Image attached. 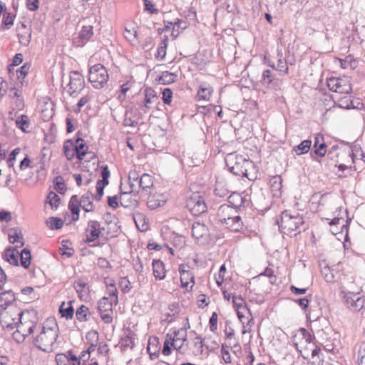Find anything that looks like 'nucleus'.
Masks as SVG:
<instances>
[{
    "label": "nucleus",
    "instance_id": "f257e3e1",
    "mask_svg": "<svg viewBox=\"0 0 365 365\" xmlns=\"http://www.w3.org/2000/svg\"><path fill=\"white\" fill-rule=\"evenodd\" d=\"M311 206L317 212L334 210L331 217L325 220L329 226V231L334 235L348 230L351 219L346 209L335 206L334 201L326 194L314 193L312 196Z\"/></svg>",
    "mask_w": 365,
    "mask_h": 365
},
{
    "label": "nucleus",
    "instance_id": "f03ea898",
    "mask_svg": "<svg viewBox=\"0 0 365 365\" xmlns=\"http://www.w3.org/2000/svg\"><path fill=\"white\" fill-rule=\"evenodd\" d=\"M225 160L228 170L234 175L247 178L250 181L257 178V167L248 156L231 153L227 155Z\"/></svg>",
    "mask_w": 365,
    "mask_h": 365
},
{
    "label": "nucleus",
    "instance_id": "7ed1b4c3",
    "mask_svg": "<svg viewBox=\"0 0 365 365\" xmlns=\"http://www.w3.org/2000/svg\"><path fill=\"white\" fill-rule=\"evenodd\" d=\"M295 345L302 356L312 365H322L324 362L322 349L312 340L310 333L305 329L299 330L296 336Z\"/></svg>",
    "mask_w": 365,
    "mask_h": 365
},
{
    "label": "nucleus",
    "instance_id": "20e7f679",
    "mask_svg": "<svg viewBox=\"0 0 365 365\" xmlns=\"http://www.w3.org/2000/svg\"><path fill=\"white\" fill-rule=\"evenodd\" d=\"M238 210L233 209L228 204L221 205L217 210V215L220 218V222L231 232H240L244 228L243 222L240 215H235Z\"/></svg>",
    "mask_w": 365,
    "mask_h": 365
},
{
    "label": "nucleus",
    "instance_id": "39448f33",
    "mask_svg": "<svg viewBox=\"0 0 365 365\" xmlns=\"http://www.w3.org/2000/svg\"><path fill=\"white\" fill-rule=\"evenodd\" d=\"M58 329L42 327L41 333L34 339L35 346L45 353H51L57 347Z\"/></svg>",
    "mask_w": 365,
    "mask_h": 365
},
{
    "label": "nucleus",
    "instance_id": "423d86ee",
    "mask_svg": "<svg viewBox=\"0 0 365 365\" xmlns=\"http://www.w3.org/2000/svg\"><path fill=\"white\" fill-rule=\"evenodd\" d=\"M279 230L286 235H296L294 232L303 224V219L299 213L284 211L280 221L277 222Z\"/></svg>",
    "mask_w": 365,
    "mask_h": 365
},
{
    "label": "nucleus",
    "instance_id": "0eeeda50",
    "mask_svg": "<svg viewBox=\"0 0 365 365\" xmlns=\"http://www.w3.org/2000/svg\"><path fill=\"white\" fill-rule=\"evenodd\" d=\"M272 135L265 134L264 143L259 150L261 163L265 171L269 172L274 167V142L271 140Z\"/></svg>",
    "mask_w": 365,
    "mask_h": 365
},
{
    "label": "nucleus",
    "instance_id": "6e6552de",
    "mask_svg": "<svg viewBox=\"0 0 365 365\" xmlns=\"http://www.w3.org/2000/svg\"><path fill=\"white\" fill-rule=\"evenodd\" d=\"M88 81L96 89L102 88L108 82V73L101 63H96L89 68Z\"/></svg>",
    "mask_w": 365,
    "mask_h": 365
},
{
    "label": "nucleus",
    "instance_id": "1a4fd4ad",
    "mask_svg": "<svg viewBox=\"0 0 365 365\" xmlns=\"http://www.w3.org/2000/svg\"><path fill=\"white\" fill-rule=\"evenodd\" d=\"M185 207L193 216H199L207 210L205 197L200 192H192L187 197Z\"/></svg>",
    "mask_w": 365,
    "mask_h": 365
},
{
    "label": "nucleus",
    "instance_id": "9d476101",
    "mask_svg": "<svg viewBox=\"0 0 365 365\" xmlns=\"http://www.w3.org/2000/svg\"><path fill=\"white\" fill-rule=\"evenodd\" d=\"M327 86L331 91L339 94H349L352 92L351 78L347 76L329 78Z\"/></svg>",
    "mask_w": 365,
    "mask_h": 365
},
{
    "label": "nucleus",
    "instance_id": "9b49d317",
    "mask_svg": "<svg viewBox=\"0 0 365 365\" xmlns=\"http://www.w3.org/2000/svg\"><path fill=\"white\" fill-rule=\"evenodd\" d=\"M361 289L358 288L356 292H344V299L346 307L352 312H359L365 308V296L360 295Z\"/></svg>",
    "mask_w": 365,
    "mask_h": 365
},
{
    "label": "nucleus",
    "instance_id": "f8f14e48",
    "mask_svg": "<svg viewBox=\"0 0 365 365\" xmlns=\"http://www.w3.org/2000/svg\"><path fill=\"white\" fill-rule=\"evenodd\" d=\"M70 81L68 84L69 89L68 93L70 96L76 98L85 88V80L83 76L78 71H72L69 76Z\"/></svg>",
    "mask_w": 365,
    "mask_h": 365
},
{
    "label": "nucleus",
    "instance_id": "ddd939ff",
    "mask_svg": "<svg viewBox=\"0 0 365 365\" xmlns=\"http://www.w3.org/2000/svg\"><path fill=\"white\" fill-rule=\"evenodd\" d=\"M140 176L136 171H131L129 173L128 175V182H129V186H130V190L128 192H123L120 191V205L124 207H127L129 206L128 204L125 203L124 201V196L127 195L128 194H133L134 196H136L139 193L138 190V185H139V180Z\"/></svg>",
    "mask_w": 365,
    "mask_h": 365
},
{
    "label": "nucleus",
    "instance_id": "4468645a",
    "mask_svg": "<svg viewBox=\"0 0 365 365\" xmlns=\"http://www.w3.org/2000/svg\"><path fill=\"white\" fill-rule=\"evenodd\" d=\"M344 269V264L339 262L333 267L329 266H324L322 269V275L327 282H334L336 279L341 277V274L339 273L340 271Z\"/></svg>",
    "mask_w": 365,
    "mask_h": 365
},
{
    "label": "nucleus",
    "instance_id": "2eb2a0df",
    "mask_svg": "<svg viewBox=\"0 0 365 365\" xmlns=\"http://www.w3.org/2000/svg\"><path fill=\"white\" fill-rule=\"evenodd\" d=\"M16 301V294L11 289H4V284H0V307L5 310Z\"/></svg>",
    "mask_w": 365,
    "mask_h": 365
},
{
    "label": "nucleus",
    "instance_id": "dca6fc26",
    "mask_svg": "<svg viewBox=\"0 0 365 365\" xmlns=\"http://www.w3.org/2000/svg\"><path fill=\"white\" fill-rule=\"evenodd\" d=\"M144 101L139 104V107L144 113L150 108L151 104L155 103L158 100L156 91L151 87H146L144 89Z\"/></svg>",
    "mask_w": 365,
    "mask_h": 365
},
{
    "label": "nucleus",
    "instance_id": "f3484780",
    "mask_svg": "<svg viewBox=\"0 0 365 365\" xmlns=\"http://www.w3.org/2000/svg\"><path fill=\"white\" fill-rule=\"evenodd\" d=\"M86 232L87 233L85 240L86 243L96 241L101 237L100 222L97 220H89Z\"/></svg>",
    "mask_w": 365,
    "mask_h": 365
},
{
    "label": "nucleus",
    "instance_id": "a211bd4d",
    "mask_svg": "<svg viewBox=\"0 0 365 365\" xmlns=\"http://www.w3.org/2000/svg\"><path fill=\"white\" fill-rule=\"evenodd\" d=\"M228 205H230L233 209L237 210H241L242 207L245 208L250 205V200L245 196H242L241 194L234 192L227 198Z\"/></svg>",
    "mask_w": 365,
    "mask_h": 365
},
{
    "label": "nucleus",
    "instance_id": "6ab92c4d",
    "mask_svg": "<svg viewBox=\"0 0 365 365\" xmlns=\"http://www.w3.org/2000/svg\"><path fill=\"white\" fill-rule=\"evenodd\" d=\"M149 196L147 200V205L150 210H155L158 207L163 206L167 202V196L163 193L151 194V191L148 193Z\"/></svg>",
    "mask_w": 365,
    "mask_h": 365
},
{
    "label": "nucleus",
    "instance_id": "aec40b11",
    "mask_svg": "<svg viewBox=\"0 0 365 365\" xmlns=\"http://www.w3.org/2000/svg\"><path fill=\"white\" fill-rule=\"evenodd\" d=\"M141 115L137 108L134 106L129 107L125 112V118L123 119V125L125 126L135 127L138 125V122L135 120Z\"/></svg>",
    "mask_w": 365,
    "mask_h": 365
},
{
    "label": "nucleus",
    "instance_id": "412c9836",
    "mask_svg": "<svg viewBox=\"0 0 365 365\" xmlns=\"http://www.w3.org/2000/svg\"><path fill=\"white\" fill-rule=\"evenodd\" d=\"M274 75L270 69H264L262 71V74L261 76V79L259 80V83L261 86L260 90L262 91L264 93H266L267 91H272L274 88Z\"/></svg>",
    "mask_w": 365,
    "mask_h": 365
},
{
    "label": "nucleus",
    "instance_id": "4be33fe9",
    "mask_svg": "<svg viewBox=\"0 0 365 365\" xmlns=\"http://www.w3.org/2000/svg\"><path fill=\"white\" fill-rule=\"evenodd\" d=\"M20 252L17 250V247H9L5 249L3 253V258L10 264L19 266V258Z\"/></svg>",
    "mask_w": 365,
    "mask_h": 365
},
{
    "label": "nucleus",
    "instance_id": "5701e85b",
    "mask_svg": "<svg viewBox=\"0 0 365 365\" xmlns=\"http://www.w3.org/2000/svg\"><path fill=\"white\" fill-rule=\"evenodd\" d=\"M232 303L233 307L236 311H238L240 309L246 310L248 313V314L250 317V319H248V322H247V326H250V324H253V318L251 313V311L247 307V305L246 304L245 299L242 297L241 295H234L232 296Z\"/></svg>",
    "mask_w": 365,
    "mask_h": 365
},
{
    "label": "nucleus",
    "instance_id": "b1692460",
    "mask_svg": "<svg viewBox=\"0 0 365 365\" xmlns=\"http://www.w3.org/2000/svg\"><path fill=\"white\" fill-rule=\"evenodd\" d=\"M153 186V177L148 174L143 173L140 175L139 180L138 190L139 191L141 190L142 192H144L145 195L150 193V190Z\"/></svg>",
    "mask_w": 365,
    "mask_h": 365
},
{
    "label": "nucleus",
    "instance_id": "393cba45",
    "mask_svg": "<svg viewBox=\"0 0 365 365\" xmlns=\"http://www.w3.org/2000/svg\"><path fill=\"white\" fill-rule=\"evenodd\" d=\"M153 272L156 280H163L166 276L165 264L160 259H153L152 262Z\"/></svg>",
    "mask_w": 365,
    "mask_h": 365
},
{
    "label": "nucleus",
    "instance_id": "a878e982",
    "mask_svg": "<svg viewBox=\"0 0 365 365\" xmlns=\"http://www.w3.org/2000/svg\"><path fill=\"white\" fill-rule=\"evenodd\" d=\"M76 150V158L81 161L83 160L86 155L88 153V146L86 143L83 138H78L74 140Z\"/></svg>",
    "mask_w": 365,
    "mask_h": 365
},
{
    "label": "nucleus",
    "instance_id": "bb28decb",
    "mask_svg": "<svg viewBox=\"0 0 365 365\" xmlns=\"http://www.w3.org/2000/svg\"><path fill=\"white\" fill-rule=\"evenodd\" d=\"M190 267L188 264H181L179 266V272L180 274V281H187L192 282V284H195V277L194 274L190 270ZM193 285L190 286V289L187 290L188 292L192 291Z\"/></svg>",
    "mask_w": 365,
    "mask_h": 365
},
{
    "label": "nucleus",
    "instance_id": "cd10ccee",
    "mask_svg": "<svg viewBox=\"0 0 365 365\" xmlns=\"http://www.w3.org/2000/svg\"><path fill=\"white\" fill-rule=\"evenodd\" d=\"M160 349V342L157 336L150 338L148 341V345L147 346V351L151 360H153L159 356Z\"/></svg>",
    "mask_w": 365,
    "mask_h": 365
},
{
    "label": "nucleus",
    "instance_id": "c85d7f7f",
    "mask_svg": "<svg viewBox=\"0 0 365 365\" xmlns=\"http://www.w3.org/2000/svg\"><path fill=\"white\" fill-rule=\"evenodd\" d=\"M314 153L316 155L324 157L327 153V145L322 134L316 135L314 143Z\"/></svg>",
    "mask_w": 365,
    "mask_h": 365
},
{
    "label": "nucleus",
    "instance_id": "c756f323",
    "mask_svg": "<svg viewBox=\"0 0 365 365\" xmlns=\"http://www.w3.org/2000/svg\"><path fill=\"white\" fill-rule=\"evenodd\" d=\"M181 333L182 334V340L186 341L187 334L185 332V329H178L174 331L173 336L169 333L166 334V339H168L169 341L171 342V346H173V348L177 351L180 350L182 346V343H180V345H178V341H179L180 339V338H178V335H180Z\"/></svg>",
    "mask_w": 365,
    "mask_h": 365
},
{
    "label": "nucleus",
    "instance_id": "7c9ffc66",
    "mask_svg": "<svg viewBox=\"0 0 365 365\" xmlns=\"http://www.w3.org/2000/svg\"><path fill=\"white\" fill-rule=\"evenodd\" d=\"M73 288L81 301L88 297L90 291L89 287L86 282L81 279L76 280L73 282Z\"/></svg>",
    "mask_w": 365,
    "mask_h": 365
},
{
    "label": "nucleus",
    "instance_id": "2f4dec72",
    "mask_svg": "<svg viewBox=\"0 0 365 365\" xmlns=\"http://www.w3.org/2000/svg\"><path fill=\"white\" fill-rule=\"evenodd\" d=\"M209 233L207 227L200 222H195L192 226V237L199 240L207 236Z\"/></svg>",
    "mask_w": 365,
    "mask_h": 365
},
{
    "label": "nucleus",
    "instance_id": "473e14b6",
    "mask_svg": "<svg viewBox=\"0 0 365 365\" xmlns=\"http://www.w3.org/2000/svg\"><path fill=\"white\" fill-rule=\"evenodd\" d=\"M213 91V88L208 83L203 82L199 86L197 97L198 100L209 101Z\"/></svg>",
    "mask_w": 365,
    "mask_h": 365
},
{
    "label": "nucleus",
    "instance_id": "72a5a7b5",
    "mask_svg": "<svg viewBox=\"0 0 365 365\" xmlns=\"http://www.w3.org/2000/svg\"><path fill=\"white\" fill-rule=\"evenodd\" d=\"M74 300H70L68 302V307H64L66 305V302H63L58 308V313L61 314L62 318H65L67 320L72 319L74 315V308L73 307V304L74 303Z\"/></svg>",
    "mask_w": 365,
    "mask_h": 365
},
{
    "label": "nucleus",
    "instance_id": "f704fd0d",
    "mask_svg": "<svg viewBox=\"0 0 365 365\" xmlns=\"http://www.w3.org/2000/svg\"><path fill=\"white\" fill-rule=\"evenodd\" d=\"M341 158L343 162L338 160V165H336L339 170L344 171L349 168H351L354 164V154L352 152L342 153Z\"/></svg>",
    "mask_w": 365,
    "mask_h": 365
},
{
    "label": "nucleus",
    "instance_id": "c9c22d12",
    "mask_svg": "<svg viewBox=\"0 0 365 365\" xmlns=\"http://www.w3.org/2000/svg\"><path fill=\"white\" fill-rule=\"evenodd\" d=\"M9 240L11 244L20 242V247H23L25 244L23 234L19 227H14L9 230Z\"/></svg>",
    "mask_w": 365,
    "mask_h": 365
},
{
    "label": "nucleus",
    "instance_id": "e433bc0d",
    "mask_svg": "<svg viewBox=\"0 0 365 365\" xmlns=\"http://www.w3.org/2000/svg\"><path fill=\"white\" fill-rule=\"evenodd\" d=\"M74 140L67 139L64 141L63 151L68 160H72L76 157V150H74Z\"/></svg>",
    "mask_w": 365,
    "mask_h": 365
},
{
    "label": "nucleus",
    "instance_id": "4c0bfd02",
    "mask_svg": "<svg viewBox=\"0 0 365 365\" xmlns=\"http://www.w3.org/2000/svg\"><path fill=\"white\" fill-rule=\"evenodd\" d=\"M93 35V27L92 26H83L78 36V41L82 44L86 43Z\"/></svg>",
    "mask_w": 365,
    "mask_h": 365
},
{
    "label": "nucleus",
    "instance_id": "58836bf2",
    "mask_svg": "<svg viewBox=\"0 0 365 365\" xmlns=\"http://www.w3.org/2000/svg\"><path fill=\"white\" fill-rule=\"evenodd\" d=\"M97 309L100 314L102 312H110L113 313V306L114 303L113 301L109 300L107 297H103L98 301Z\"/></svg>",
    "mask_w": 365,
    "mask_h": 365
},
{
    "label": "nucleus",
    "instance_id": "ea45409f",
    "mask_svg": "<svg viewBox=\"0 0 365 365\" xmlns=\"http://www.w3.org/2000/svg\"><path fill=\"white\" fill-rule=\"evenodd\" d=\"M93 194L91 191H88L86 194L83 195L80 199L81 202V207L86 212H93L94 210V205L91 200Z\"/></svg>",
    "mask_w": 365,
    "mask_h": 365
},
{
    "label": "nucleus",
    "instance_id": "a19ab883",
    "mask_svg": "<svg viewBox=\"0 0 365 365\" xmlns=\"http://www.w3.org/2000/svg\"><path fill=\"white\" fill-rule=\"evenodd\" d=\"M17 315H18L19 318H18V321L16 322H14L16 319L15 318H11V320L14 322H6V321L1 320L0 324L2 327V329L6 331H11L13 329H14V328L19 327V324H22L21 319H22V317L24 315V312L20 311Z\"/></svg>",
    "mask_w": 365,
    "mask_h": 365
},
{
    "label": "nucleus",
    "instance_id": "79ce46f5",
    "mask_svg": "<svg viewBox=\"0 0 365 365\" xmlns=\"http://www.w3.org/2000/svg\"><path fill=\"white\" fill-rule=\"evenodd\" d=\"M81 207V200H78L76 195L71 196L68 202V209L70 210L72 215H77L76 218H74V221L79 219L80 207Z\"/></svg>",
    "mask_w": 365,
    "mask_h": 365
},
{
    "label": "nucleus",
    "instance_id": "37998d69",
    "mask_svg": "<svg viewBox=\"0 0 365 365\" xmlns=\"http://www.w3.org/2000/svg\"><path fill=\"white\" fill-rule=\"evenodd\" d=\"M177 76H178L174 73L165 71L161 73V75L158 76V78H156V81H158L160 84L169 85L175 82Z\"/></svg>",
    "mask_w": 365,
    "mask_h": 365
},
{
    "label": "nucleus",
    "instance_id": "c03bdc74",
    "mask_svg": "<svg viewBox=\"0 0 365 365\" xmlns=\"http://www.w3.org/2000/svg\"><path fill=\"white\" fill-rule=\"evenodd\" d=\"M133 220L135 221V225L139 230L141 232H145L148 228V223L147 222V219L145 216L140 212H138L133 215Z\"/></svg>",
    "mask_w": 365,
    "mask_h": 365
},
{
    "label": "nucleus",
    "instance_id": "a18cd8bd",
    "mask_svg": "<svg viewBox=\"0 0 365 365\" xmlns=\"http://www.w3.org/2000/svg\"><path fill=\"white\" fill-rule=\"evenodd\" d=\"M20 263L24 269H28L31 264V253L28 247L24 248L20 252Z\"/></svg>",
    "mask_w": 365,
    "mask_h": 365
},
{
    "label": "nucleus",
    "instance_id": "49530a36",
    "mask_svg": "<svg viewBox=\"0 0 365 365\" xmlns=\"http://www.w3.org/2000/svg\"><path fill=\"white\" fill-rule=\"evenodd\" d=\"M128 331L129 334L120 339L121 349L123 350H125L128 347L133 349L135 346V334L130 329H128Z\"/></svg>",
    "mask_w": 365,
    "mask_h": 365
},
{
    "label": "nucleus",
    "instance_id": "de8ad7c7",
    "mask_svg": "<svg viewBox=\"0 0 365 365\" xmlns=\"http://www.w3.org/2000/svg\"><path fill=\"white\" fill-rule=\"evenodd\" d=\"M91 314L89 309L84 304H81L76 312V319L80 322H85L88 320V316Z\"/></svg>",
    "mask_w": 365,
    "mask_h": 365
},
{
    "label": "nucleus",
    "instance_id": "09e8293b",
    "mask_svg": "<svg viewBox=\"0 0 365 365\" xmlns=\"http://www.w3.org/2000/svg\"><path fill=\"white\" fill-rule=\"evenodd\" d=\"M16 16V14H12L11 12L4 13L3 15L1 28L6 30L9 29L14 25Z\"/></svg>",
    "mask_w": 365,
    "mask_h": 365
},
{
    "label": "nucleus",
    "instance_id": "8fccbe9b",
    "mask_svg": "<svg viewBox=\"0 0 365 365\" xmlns=\"http://www.w3.org/2000/svg\"><path fill=\"white\" fill-rule=\"evenodd\" d=\"M30 125V119L28 115L25 114H22L17 118L16 120V125L20 129L23 133H27L26 128H29Z\"/></svg>",
    "mask_w": 365,
    "mask_h": 365
},
{
    "label": "nucleus",
    "instance_id": "3c124183",
    "mask_svg": "<svg viewBox=\"0 0 365 365\" xmlns=\"http://www.w3.org/2000/svg\"><path fill=\"white\" fill-rule=\"evenodd\" d=\"M48 227L52 230L61 229L63 225V220L59 217H50L46 220Z\"/></svg>",
    "mask_w": 365,
    "mask_h": 365
},
{
    "label": "nucleus",
    "instance_id": "603ef678",
    "mask_svg": "<svg viewBox=\"0 0 365 365\" xmlns=\"http://www.w3.org/2000/svg\"><path fill=\"white\" fill-rule=\"evenodd\" d=\"M312 145V141L309 140H303L299 145L294 147L293 150L298 155L305 154L309 152Z\"/></svg>",
    "mask_w": 365,
    "mask_h": 365
},
{
    "label": "nucleus",
    "instance_id": "864d4df0",
    "mask_svg": "<svg viewBox=\"0 0 365 365\" xmlns=\"http://www.w3.org/2000/svg\"><path fill=\"white\" fill-rule=\"evenodd\" d=\"M46 202L51 205L53 210H56L59 206L61 198L54 191H50Z\"/></svg>",
    "mask_w": 365,
    "mask_h": 365
},
{
    "label": "nucleus",
    "instance_id": "5fc2aeb1",
    "mask_svg": "<svg viewBox=\"0 0 365 365\" xmlns=\"http://www.w3.org/2000/svg\"><path fill=\"white\" fill-rule=\"evenodd\" d=\"M31 66L30 63L26 62L16 71L17 78L21 85H24V79L29 73Z\"/></svg>",
    "mask_w": 365,
    "mask_h": 365
},
{
    "label": "nucleus",
    "instance_id": "6e6d98bb",
    "mask_svg": "<svg viewBox=\"0 0 365 365\" xmlns=\"http://www.w3.org/2000/svg\"><path fill=\"white\" fill-rule=\"evenodd\" d=\"M68 244H71L70 240H63L61 242V247L60 248L61 255H66L68 257H71L74 254V250L68 247Z\"/></svg>",
    "mask_w": 365,
    "mask_h": 365
},
{
    "label": "nucleus",
    "instance_id": "4d7b16f0",
    "mask_svg": "<svg viewBox=\"0 0 365 365\" xmlns=\"http://www.w3.org/2000/svg\"><path fill=\"white\" fill-rule=\"evenodd\" d=\"M19 43L24 46H28L31 40V29H28V31L24 34H17Z\"/></svg>",
    "mask_w": 365,
    "mask_h": 365
},
{
    "label": "nucleus",
    "instance_id": "13d9d810",
    "mask_svg": "<svg viewBox=\"0 0 365 365\" xmlns=\"http://www.w3.org/2000/svg\"><path fill=\"white\" fill-rule=\"evenodd\" d=\"M21 149L19 148H14L9 155L6 160V165L9 168H13L14 172L16 173V169L14 168V163L16 160V155L20 153Z\"/></svg>",
    "mask_w": 365,
    "mask_h": 365
},
{
    "label": "nucleus",
    "instance_id": "bf43d9fd",
    "mask_svg": "<svg viewBox=\"0 0 365 365\" xmlns=\"http://www.w3.org/2000/svg\"><path fill=\"white\" fill-rule=\"evenodd\" d=\"M108 288V293L110 297H114L113 302L114 303V305L115 306L118 303V289L115 285V282L113 280L109 284H107Z\"/></svg>",
    "mask_w": 365,
    "mask_h": 365
},
{
    "label": "nucleus",
    "instance_id": "052dcab7",
    "mask_svg": "<svg viewBox=\"0 0 365 365\" xmlns=\"http://www.w3.org/2000/svg\"><path fill=\"white\" fill-rule=\"evenodd\" d=\"M101 175L102 179L98 180V182L104 183V185L109 184V178L110 176V172L107 165H103L101 168Z\"/></svg>",
    "mask_w": 365,
    "mask_h": 365
},
{
    "label": "nucleus",
    "instance_id": "680f3d73",
    "mask_svg": "<svg viewBox=\"0 0 365 365\" xmlns=\"http://www.w3.org/2000/svg\"><path fill=\"white\" fill-rule=\"evenodd\" d=\"M66 359L68 360V363H71V365H81V362L80 361V358L73 353V351L70 349L64 353Z\"/></svg>",
    "mask_w": 365,
    "mask_h": 365
},
{
    "label": "nucleus",
    "instance_id": "e2e57ef3",
    "mask_svg": "<svg viewBox=\"0 0 365 365\" xmlns=\"http://www.w3.org/2000/svg\"><path fill=\"white\" fill-rule=\"evenodd\" d=\"M162 101L164 104L170 105L173 98V91L170 88H165L162 91Z\"/></svg>",
    "mask_w": 365,
    "mask_h": 365
},
{
    "label": "nucleus",
    "instance_id": "0e129e2a",
    "mask_svg": "<svg viewBox=\"0 0 365 365\" xmlns=\"http://www.w3.org/2000/svg\"><path fill=\"white\" fill-rule=\"evenodd\" d=\"M119 287L124 294L128 293L130 291L132 287L130 285V282L128 279V277H123L120 279L119 282Z\"/></svg>",
    "mask_w": 365,
    "mask_h": 365
},
{
    "label": "nucleus",
    "instance_id": "69168bd1",
    "mask_svg": "<svg viewBox=\"0 0 365 365\" xmlns=\"http://www.w3.org/2000/svg\"><path fill=\"white\" fill-rule=\"evenodd\" d=\"M206 108L207 110V113H212V112L215 113L220 118H222L223 113H222V107L220 106H217V105L214 106V105L210 104L207 107H204V109H206Z\"/></svg>",
    "mask_w": 365,
    "mask_h": 365
},
{
    "label": "nucleus",
    "instance_id": "338daca9",
    "mask_svg": "<svg viewBox=\"0 0 365 365\" xmlns=\"http://www.w3.org/2000/svg\"><path fill=\"white\" fill-rule=\"evenodd\" d=\"M144 10L148 11L150 14H155L158 13V9L155 7V5L150 0H143Z\"/></svg>",
    "mask_w": 365,
    "mask_h": 365
},
{
    "label": "nucleus",
    "instance_id": "774afa93",
    "mask_svg": "<svg viewBox=\"0 0 365 365\" xmlns=\"http://www.w3.org/2000/svg\"><path fill=\"white\" fill-rule=\"evenodd\" d=\"M359 365H365V343L360 346L358 352Z\"/></svg>",
    "mask_w": 365,
    "mask_h": 365
}]
</instances>
